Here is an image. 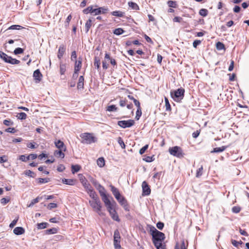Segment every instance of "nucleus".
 <instances>
[{
    "mask_svg": "<svg viewBox=\"0 0 249 249\" xmlns=\"http://www.w3.org/2000/svg\"><path fill=\"white\" fill-rule=\"evenodd\" d=\"M62 182L65 184L73 185L74 184L75 180L73 179L63 178L62 179Z\"/></svg>",
    "mask_w": 249,
    "mask_h": 249,
    "instance_id": "a878e982",
    "label": "nucleus"
},
{
    "mask_svg": "<svg viewBox=\"0 0 249 249\" xmlns=\"http://www.w3.org/2000/svg\"><path fill=\"white\" fill-rule=\"evenodd\" d=\"M89 203L94 211L97 212L100 215L103 214V213L101 212L102 206L101 203L99 199L89 200Z\"/></svg>",
    "mask_w": 249,
    "mask_h": 249,
    "instance_id": "20e7f679",
    "label": "nucleus"
},
{
    "mask_svg": "<svg viewBox=\"0 0 249 249\" xmlns=\"http://www.w3.org/2000/svg\"><path fill=\"white\" fill-rule=\"evenodd\" d=\"M57 207V204L56 203H50L48 205V209H50V210H51L53 208H56Z\"/></svg>",
    "mask_w": 249,
    "mask_h": 249,
    "instance_id": "0e129e2a",
    "label": "nucleus"
},
{
    "mask_svg": "<svg viewBox=\"0 0 249 249\" xmlns=\"http://www.w3.org/2000/svg\"><path fill=\"white\" fill-rule=\"evenodd\" d=\"M13 232L16 235H21L25 232V230L22 227H18L14 229Z\"/></svg>",
    "mask_w": 249,
    "mask_h": 249,
    "instance_id": "f3484780",
    "label": "nucleus"
},
{
    "mask_svg": "<svg viewBox=\"0 0 249 249\" xmlns=\"http://www.w3.org/2000/svg\"><path fill=\"white\" fill-rule=\"evenodd\" d=\"M142 195L148 196L151 193V190L145 181L142 183Z\"/></svg>",
    "mask_w": 249,
    "mask_h": 249,
    "instance_id": "f8f14e48",
    "label": "nucleus"
},
{
    "mask_svg": "<svg viewBox=\"0 0 249 249\" xmlns=\"http://www.w3.org/2000/svg\"><path fill=\"white\" fill-rule=\"evenodd\" d=\"M201 43V41L199 40H195L193 43V47L195 48L197 47Z\"/></svg>",
    "mask_w": 249,
    "mask_h": 249,
    "instance_id": "338daca9",
    "label": "nucleus"
},
{
    "mask_svg": "<svg viewBox=\"0 0 249 249\" xmlns=\"http://www.w3.org/2000/svg\"><path fill=\"white\" fill-rule=\"evenodd\" d=\"M142 114V112L141 107H138L137 111H136V115L135 119L137 120H138L140 119V117L141 116Z\"/></svg>",
    "mask_w": 249,
    "mask_h": 249,
    "instance_id": "4c0bfd02",
    "label": "nucleus"
},
{
    "mask_svg": "<svg viewBox=\"0 0 249 249\" xmlns=\"http://www.w3.org/2000/svg\"><path fill=\"white\" fill-rule=\"evenodd\" d=\"M92 24V20L89 18V19L85 24L86 32L88 33L90 28Z\"/></svg>",
    "mask_w": 249,
    "mask_h": 249,
    "instance_id": "cd10ccee",
    "label": "nucleus"
},
{
    "mask_svg": "<svg viewBox=\"0 0 249 249\" xmlns=\"http://www.w3.org/2000/svg\"><path fill=\"white\" fill-rule=\"evenodd\" d=\"M117 141L118 143L123 149H124L125 148V144L121 137H119L118 138Z\"/></svg>",
    "mask_w": 249,
    "mask_h": 249,
    "instance_id": "a19ab883",
    "label": "nucleus"
},
{
    "mask_svg": "<svg viewBox=\"0 0 249 249\" xmlns=\"http://www.w3.org/2000/svg\"><path fill=\"white\" fill-rule=\"evenodd\" d=\"M0 57L6 63H8L9 59L10 58V56L1 51H0Z\"/></svg>",
    "mask_w": 249,
    "mask_h": 249,
    "instance_id": "4be33fe9",
    "label": "nucleus"
},
{
    "mask_svg": "<svg viewBox=\"0 0 249 249\" xmlns=\"http://www.w3.org/2000/svg\"><path fill=\"white\" fill-rule=\"evenodd\" d=\"M227 146H222L220 147H216L213 148V150L211 151V153H220L224 151L226 148Z\"/></svg>",
    "mask_w": 249,
    "mask_h": 249,
    "instance_id": "393cba45",
    "label": "nucleus"
},
{
    "mask_svg": "<svg viewBox=\"0 0 249 249\" xmlns=\"http://www.w3.org/2000/svg\"><path fill=\"white\" fill-rule=\"evenodd\" d=\"M128 4L129 6L132 9L136 10L139 9V6L138 5V4L137 3H136L135 2H133L132 1L128 2Z\"/></svg>",
    "mask_w": 249,
    "mask_h": 249,
    "instance_id": "c85d7f7f",
    "label": "nucleus"
},
{
    "mask_svg": "<svg viewBox=\"0 0 249 249\" xmlns=\"http://www.w3.org/2000/svg\"><path fill=\"white\" fill-rule=\"evenodd\" d=\"M167 4L170 7L175 8L177 6L176 2L175 1L169 0L167 2Z\"/></svg>",
    "mask_w": 249,
    "mask_h": 249,
    "instance_id": "de8ad7c7",
    "label": "nucleus"
},
{
    "mask_svg": "<svg viewBox=\"0 0 249 249\" xmlns=\"http://www.w3.org/2000/svg\"><path fill=\"white\" fill-rule=\"evenodd\" d=\"M63 149H59V150H55L54 152V155L55 157L57 158H61L62 159L64 158L65 157V154L62 152Z\"/></svg>",
    "mask_w": 249,
    "mask_h": 249,
    "instance_id": "5701e85b",
    "label": "nucleus"
},
{
    "mask_svg": "<svg viewBox=\"0 0 249 249\" xmlns=\"http://www.w3.org/2000/svg\"><path fill=\"white\" fill-rule=\"evenodd\" d=\"M82 66V58L79 57L78 61L75 60L74 65V71H79Z\"/></svg>",
    "mask_w": 249,
    "mask_h": 249,
    "instance_id": "6ab92c4d",
    "label": "nucleus"
},
{
    "mask_svg": "<svg viewBox=\"0 0 249 249\" xmlns=\"http://www.w3.org/2000/svg\"><path fill=\"white\" fill-rule=\"evenodd\" d=\"M109 187L110 188L111 191L113 195H114V196H115L116 199H118L119 197H120L121 196V194H120L118 189L117 188H116V187H115L112 185H110Z\"/></svg>",
    "mask_w": 249,
    "mask_h": 249,
    "instance_id": "2eb2a0df",
    "label": "nucleus"
},
{
    "mask_svg": "<svg viewBox=\"0 0 249 249\" xmlns=\"http://www.w3.org/2000/svg\"><path fill=\"white\" fill-rule=\"evenodd\" d=\"M149 231L152 236V241L154 245L162 243L165 238V234L158 231L154 226H149Z\"/></svg>",
    "mask_w": 249,
    "mask_h": 249,
    "instance_id": "f257e3e1",
    "label": "nucleus"
},
{
    "mask_svg": "<svg viewBox=\"0 0 249 249\" xmlns=\"http://www.w3.org/2000/svg\"><path fill=\"white\" fill-rule=\"evenodd\" d=\"M95 188L99 191L100 196L106 193V190L105 188L103 186H102L100 184L98 185V186Z\"/></svg>",
    "mask_w": 249,
    "mask_h": 249,
    "instance_id": "bb28decb",
    "label": "nucleus"
},
{
    "mask_svg": "<svg viewBox=\"0 0 249 249\" xmlns=\"http://www.w3.org/2000/svg\"><path fill=\"white\" fill-rule=\"evenodd\" d=\"M118 198L119 199L117 200L121 205L124 204V203L127 202V200L125 199V198L124 197L122 196L121 195L120 196V197H119Z\"/></svg>",
    "mask_w": 249,
    "mask_h": 249,
    "instance_id": "58836bf2",
    "label": "nucleus"
},
{
    "mask_svg": "<svg viewBox=\"0 0 249 249\" xmlns=\"http://www.w3.org/2000/svg\"><path fill=\"white\" fill-rule=\"evenodd\" d=\"M157 249H165L164 247L162 245V243L158 244V245H154Z\"/></svg>",
    "mask_w": 249,
    "mask_h": 249,
    "instance_id": "774afa93",
    "label": "nucleus"
},
{
    "mask_svg": "<svg viewBox=\"0 0 249 249\" xmlns=\"http://www.w3.org/2000/svg\"><path fill=\"white\" fill-rule=\"evenodd\" d=\"M81 169V166L78 164L72 165L71 166V172L73 174L78 172Z\"/></svg>",
    "mask_w": 249,
    "mask_h": 249,
    "instance_id": "c756f323",
    "label": "nucleus"
},
{
    "mask_svg": "<svg viewBox=\"0 0 249 249\" xmlns=\"http://www.w3.org/2000/svg\"><path fill=\"white\" fill-rule=\"evenodd\" d=\"M79 180L80 182L82 183L83 186L84 187V188L87 190L88 189H89L91 186L90 184L88 182L87 179L82 174L79 175Z\"/></svg>",
    "mask_w": 249,
    "mask_h": 249,
    "instance_id": "9d476101",
    "label": "nucleus"
},
{
    "mask_svg": "<svg viewBox=\"0 0 249 249\" xmlns=\"http://www.w3.org/2000/svg\"><path fill=\"white\" fill-rule=\"evenodd\" d=\"M154 160V158H153V156L150 157V156H147L144 159H143V160L147 162H150L152 161H153Z\"/></svg>",
    "mask_w": 249,
    "mask_h": 249,
    "instance_id": "680f3d73",
    "label": "nucleus"
},
{
    "mask_svg": "<svg viewBox=\"0 0 249 249\" xmlns=\"http://www.w3.org/2000/svg\"><path fill=\"white\" fill-rule=\"evenodd\" d=\"M66 71V67L64 64H60V72L61 74H64Z\"/></svg>",
    "mask_w": 249,
    "mask_h": 249,
    "instance_id": "5fc2aeb1",
    "label": "nucleus"
},
{
    "mask_svg": "<svg viewBox=\"0 0 249 249\" xmlns=\"http://www.w3.org/2000/svg\"><path fill=\"white\" fill-rule=\"evenodd\" d=\"M65 50L66 48L64 45H61L59 46L57 54V57L59 59H61L62 57Z\"/></svg>",
    "mask_w": 249,
    "mask_h": 249,
    "instance_id": "dca6fc26",
    "label": "nucleus"
},
{
    "mask_svg": "<svg viewBox=\"0 0 249 249\" xmlns=\"http://www.w3.org/2000/svg\"><path fill=\"white\" fill-rule=\"evenodd\" d=\"M71 19V15H70L68 16V17L66 20V21L65 22V26L66 28L69 26V23Z\"/></svg>",
    "mask_w": 249,
    "mask_h": 249,
    "instance_id": "864d4df0",
    "label": "nucleus"
},
{
    "mask_svg": "<svg viewBox=\"0 0 249 249\" xmlns=\"http://www.w3.org/2000/svg\"><path fill=\"white\" fill-rule=\"evenodd\" d=\"M55 145L59 149H63L64 151H65L66 150V147L65 146L64 142L60 140L55 142Z\"/></svg>",
    "mask_w": 249,
    "mask_h": 249,
    "instance_id": "412c9836",
    "label": "nucleus"
},
{
    "mask_svg": "<svg viewBox=\"0 0 249 249\" xmlns=\"http://www.w3.org/2000/svg\"><path fill=\"white\" fill-rule=\"evenodd\" d=\"M97 7V5H95V6H89L87 8L84 9L83 10V13L85 14H88L89 13H90L92 15H93V14H94V13H93L94 8H93V7Z\"/></svg>",
    "mask_w": 249,
    "mask_h": 249,
    "instance_id": "a211bd4d",
    "label": "nucleus"
},
{
    "mask_svg": "<svg viewBox=\"0 0 249 249\" xmlns=\"http://www.w3.org/2000/svg\"><path fill=\"white\" fill-rule=\"evenodd\" d=\"M216 48L217 50H221L225 48V46L223 43L220 42H218L216 45Z\"/></svg>",
    "mask_w": 249,
    "mask_h": 249,
    "instance_id": "c03bdc74",
    "label": "nucleus"
},
{
    "mask_svg": "<svg viewBox=\"0 0 249 249\" xmlns=\"http://www.w3.org/2000/svg\"><path fill=\"white\" fill-rule=\"evenodd\" d=\"M23 27L18 25H12L8 28V30H20L22 29Z\"/></svg>",
    "mask_w": 249,
    "mask_h": 249,
    "instance_id": "37998d69",
    "label": "nucleus"
},
{
    "mask_svg": "<svg viewBox=\"0 0 249 249\" xmlns=\"http://www.w3.org/2000/svg\"><path fill=\"white\" fill-rule=\"evenodd\" d=\"M94 65L97 68V69H99L100 67V61L99 59H98L97 57L95 58L94 60Z\"/></svg>",
    "mask_w": 249,
    "mask_h": 249,
    "instance_id": "6e6d98bb",
    "label": "nucleus"
},
{
    "mask_svg": "<svg viewBox=\"0 0 249 249\" xmlns=\"http://www.w3.org/2000/svg\"><path fill=\"white\" fill-rule=\"evenodd\" d=\"M33 77H34L36 83H38L41 81L42 75L39 69L36 70L34 72Z\"/></svg>",
    "mask_w": 249,
    "mask_h": 249,
    "instance_id": "ddd939ff",
    "label": "nucleus"
},
{
    "mask_svg": "<svg viewBox=\"0 0 249 249\" xmlns=\"http://www.w3.org/2000/svg\"><path fill=\"white\" fill-rule=\"evenodd\" d=\"M109 11L107 7H100L98 8H94L93 16L99 15L100 14H106Z\"/></svg>",
    "mask_w": 249,
    "mask_h": 249,
    "instance_id": "6e6552de",
    "label": "nucleus"
},
{
    "mask_svg": "<svg viewBox=\"0 0 249 249\" xmlns=\"http://www.w3.org/2000/svg\"><path fill=\"white\" fill-rule=\"evenodd\" d=\"M23 49L21 48H17L14 51V53L16 55L18 54H21V53H23Z\"/></svg>",
    "mask_w": 249,
    "mask_h": 249,
    "instance_id": "3c124183",
    "label": "nucleus"
},
{
    "mask_svg": "<svg viewBox=\"0 0 249 249\" xmlns=\"http://www.w3.org/2000/svg\"><path fill=\"white\" fill-rule=\"evenodd\" d=\"M97 163L99 167H103L105 165L104 159L103 158H99L97 160Z\"/></svg>",
    "mask_w": 249,
    "mask_h": 249,
    "instance_id": "f704fd0d",
    "label": "nucleus"
},
{
    "mask_svg": "<svg viewBox=\"0 0 249 249\" xmlns=\"http://www.w3.org/2000/svg\"><path fill=\"white\" fill-rule=\"evenodd\" d=\"M170 154L178 158H182L183 157V153L181 148L179 146H174L169 149Z\"/></svg>",
    "mask_w": 249,
    "mask_h": 249,
    "instance_id": "39448f33",
    "label": "nucleus"
},
{
    "mask_svg": "<svg viewBox=\"0 0 249 249\" xmlns=\"http://www.w3.org/2000/svg\"><path fill=\"white\" fill-rule=\"evenodd\" d=\"M199 14L201 16L205 17L207 16L208 14V11L206 9L202 8L199 10Z\"/></svg>",
    "mask_w": 249,
    "mask_h": 249,
    "instance_id": "c9c22d12",
    "label": "nucleus"
},
{
    "mask_svg": "<svg viewBox=\"0 0 249 249\" xmlns=\"http://www.w3.org/2000/svg\"><path fill=\"white\" fill-rule=\"evenodd\" d=\"M124 32V31L123 29L117 28L114 30L113 33L116 35H122V34H123Z\"/></svg>",
    "mask_w": 249,
    "mask_h": 249,
    "instance_id": "ea45409f",
    "label": "nucleus"
},
{
    "mask_svg": "<svg viewBox=\"0 0 249 249\" xmlns=\"http://www.w3.org/2000/svg\"><path fill=\"white\" fill-rule=\"evenodd\" d=\"M82 139L81 142L84 144H91L95 142L96 138L92 134L89 133H84L80 135Z\"/></svg>",
    "mask_w": 249,
    "mask_h": 249,
    "instance_id": "7ed1b4c3",
    "label": "nucleus"
},
{
    "mask_svg": "<svg viewBox=\"0 0 249 249\" xmlns=\"http://www.w3.org/2000/svg\"><path fill=\"white\" fill-rule=\"evenodd\" d=\"M165 107L166 110L170 111L171 109V106L170 105L168 99L166 97H165Z\"/></svg>",
    "mask_w": 249,
    "mask_h": 249,
    "instance_id": "79ce46f5",
    "label": "nucleus"
},
{
    "mask_svg": "<svg viewBox=\"0 0 249 249\" xmlns=\"http://www.w3.org/2000/svg\"><path fill=\"white\" fill-rule=\"evenodd\" d=\"M101 196L102 197V200L104 202L105 205L107 208L108 207L110 208V207L113 206L114 204H115L114 201L113 203L111 202L106 193L101 195Z\"/></svg>",
    "mask_w": 249,
    "mask_h": 249,
    "instance_id": "9b49d317",
    "label": "nucleus"
},
{
    "mask_svg": "<svg viewBox=\"0 0 249 249\" xmlns=\"http://www.w3.org/2000/svg\"><path fill=\"white\" fill-rule=\"evenodd\" d=\"M135 122L133 120H128L127 121H119L118 122L117 124L120 127L125 128L126 127H130L134 125Z\"/></svg>",
    "mask_w": 249,
    "mask_h": 249,
    "instance_id": "423d86ee",
    "label": "nucleus"
},
{
    "mask_svg": "<svg viewBox=\"0 0 249 249\" xmlns=\"http://www.w3.org/2000/svg\"><path fill=\"white\" fill-rule=\"evenodd\" d=\"M39 201V198L38 197L32 200L30 204L28 206V207H31L33 206L35 204L38 202Z\"/></svg>",
    "mask_w": 249,
    "mask_h": 249,
    "instance_id": "09e8293b",
    "label": "nucleus"
},
{
    "mask_svg": "<svg viewBox=\"0 0 249 249\" xmlns=\"http://www.w3.org/2000/svg\"><path fill=\"white\" fill-rule=\"evenodd\" d=\"M148 148V145L146 144L145 145H144L143 147H142V148L140 149V150L139 151V153L141 155L143 154L145 152V151Z\"/></svg>",
    "mask_w": 249,
    "mask_h": 249,
    "instance_id": "603ef678",
    "label": "nucleus"
},
{
    "mask_svg": "<svg viewBox=\"0 0 249 249\" xmlns=\"http://www.w3.org/2000/svg\"><path fill=\"white\" fill-rule=\"evenodd\" d=\"M25 175H26L27 176L33 177V178L35 177V173L30 170H26L25 172Z\"/></svg>",
    "mask_w": 249,
    "mask_h": 249,
    "instance_id": "a18cd8bd",
    "label": "nucleus"
},
{
    "mask_svg": "<svg viewBox=\"0 0 249 249\" xmlns=\"http://www.w3.org/2000/svg\"><path fill=\"white\" fill-rule=\"evenodd\" d=\"M185 90L183 88H179L177 90H172L170 92L171 97L176 102H180L184 96Z\"/></svg>",
    "mask_w": 249,
    "mask_h": 249,
    "instance_id": "f03ea898",
    "label": "nucleus"
},
{
    "mask_svg": "<svg viewBox=\"0 0 249 249\" xmlns=\"http://www.w3.org/2000/svg\"><path fill=\"white\" fill-rule=\"evenodd\" d=\"M231 243L235 247H238L239 245L240 244H242V241H236V240H233L232 239L231 240Z\"/></svg>",
    "mask_w": 249,
    "mask_h": 249,
    "instance_id": "bf43d9fd",
    "label": "nucleus"
},
{
    "mask_svg": "<svg viewBox=\"0 0 249 249\" xmlns=\"http://www.w3.org/2000/svg\"><path fill=\"white\" fill-rule=\"evenodd\" d=\"M118 109V108L115 106V105H112L109 106L107 107V110L108 111H116Z\"/></svg>",
    "mask_w": 249,
    "mask_h": 249,
    "instance_id": "e433bc0d",
    "label": "nucleus"
},
{
    "mask_svg": "<svg viewBox=\"0 0 249 249\" xmlns=\"http://www.w3.org/2000/svg\"><path fill=\"white\" fill-rule=\"evenodd\" d=\"M120 235L119 231L116 230L114 233V245L116 249H120L121 248L120 243Z\"/></svg>",
    "mask_w": 249,
    "mask_h": 249,
    "instance_id": "0eeeda50",
    "label": "nucleus"
},
{
    "mask_svg": "<svg viewBox=\"0 0 249 249\" xmlns=\"http://www.w3.org/2000/svg\"><path fill=\"white\" fill-rule=\"evenodd\" d=\"M203 169V166H201V167L197 170L196 174V177L197 178H199L202 175Z\"/></svg>",
    "mask_w": 249,
    "mask_h": 249,
    "instance_id": "49530a36",
    "label": "nucleus"
},
{
    "mask_svg": "<svg viewBox=\"0 0 249 249\" xmlns=\"http://www.w3.org/2000/svg\"><path fill=\"white\" fill-rule=\"evenodd\" d=\"M17 117L20 120H25L27 118V115L24 112H20L17 114Z\"/></svg>",
    "mask_w": 249,
    "mask_h": 249,
    "instance_id": "72a5a7b5",
    "label": "nucleus"
},
{
    "mask_svg": "<svg viewBox=\"0 0 249 249\" xmlns=\"http://www.w3.org/2000/svg\"><path fill=\"white\" fill-rule=\"evenodd\" d=\"M49 225V224L47 222H42L37 224V228L38 229H44Z\"/></svg>",
    "mask_w": 249,
    "mask_h": 249,
    "instance_id": "7c9ffc66",
    "label": "nucleus"
},
{
    "mask_svg": "<svg viewBox=\"0 0 249 249\" xmlns=\"http://www.w3.org/2000/svg\"><path fill=\"white\" fill-rule=\"evenodd\" d=\"M18 219V217H17L16 219H14L12 221V222L10 223L9 227L11 228H13L17 224Z\"/></svg>",
    "mask_w": 249,
    "mask_h": 249,
    "instance_id": "052dcab7",
    "label": "nucleus"
},
{
    "mask_svg": "<svg viewBox=\"0 0 249 249\" xmlns=\"http://www.w3.org/2000/svg\"><path fill=\"white\" fill-rule=\"evenodd\" d=\"M8 63L12 65L19 64L20 63V61L10 56V58L9 59Z\"/></svg>",
    "mask_w": 249,
    "mask_h": 249,
    "instance_id": "473e14b6",
    "label": "nucleus"
},
{
    "mask_svg": "<svg viewBox=\"0 0 249 249\" xmlns=\"http://www.w3.org/2000/svg\"><path fill=\"white\" fill-rule=\"evenodd\" d=\"M57 231V229L55 228H53L52 229H48L45 231V233L46 234H51L56 233Z\"/></svg>",
    "mask_w": 249,
    "mask_h": 249,
    "instance_id": "2f4dec72",
    "label": "nucleus"
},
{
    "mask_svg": "<svg viewBox=\"0 0 249 249\" xmlns=\"http://www.w3.org/2000/svg\"><path fill=\"white\" fill-rule=\"evenodd\" d=\"M108 212L109 213V214L111 217V218L116 221H120V219L119 218V216L117 214V213L115 210L114 208V206H112L111 207H108L107 208Z\"/></svg>",
    "mask_w": 249,
    "mask_h": 249,
    "instance_id": "1a4fd4ad",
    "label": "nucleus"
},
{
    "mask_svg": "<svg viewBox=\"0 0 249 249\" xmlns=\"http://www.w3.org/2000/svg\"><path fill=\"white\" fill-rule=\"evenodd\" d=\"M241 211V208L238 206H234L232 208V212L234 213H237Z\"/></svg>",
    "mask_w": 249,
    "mask_h": 249,
    "instance_id": "4d7b16f0",
    "label": "nucleus"
},
{
    "mask_svg": "<svg viewBox=\"0 0 249 249\" xmlns=\"http://www.w3.org/2000/svg\"><path fill=\"white\" fill-rule=\"evenodd\" d=\"M84 85V78L83 76H80L79 78L77 83V89H83Z\"/></svg>",
    "mask_w": 249,
    "mask_h": 249,
    "instance_id": "aec40b11",
    "label": "nucleus"
},
{
    "mask_svg": "<svg viewBox=\"0 0 249 249\" xmlns=\"http://www.w3.org/2000/svg\"><path fill=\"white\" fill-rule=\"evenodd\" d=\"M3 124L6 126H10L13 124V122L10 120H4L3 121Z\"/></svg>",
    "mask_w": 249,
    "mask_h": 249,
    "instance_id": "13d9d810",
    "label": "nucleus"
},
{
    "mask_svg": "<svg viewBox=\"0 0 249 249\" xmlns=\"http://www.w3.org/2000/svg\"><path fill=\"white\" fill-rule=\"evenodd\" d=\"M19 160L22 161H27L29 160L28 156H26L25 155H21L19 157Z\"/></svg>",
    "mask_w": 249,
    "mask_h": 249,
    "instance_id": "e2e57ef3",
    "label": "nucleus"
},
{
    "mask_svg": "<svg viewBox=\"0 0 249 249\" xmlns=\"http://www.w3.org/2000/svg\"><path fill=\"white\" fill-rule=\"evenodd\" d=\"M157 227L160 230H162L164 227V223L161 222H159L157 223Z\"/></svg>",
    "mask_w": 249,
    "mask_h": 249,
    "instance_id": "69168bd1",
    "label": "nucleus"
},
{
    "mask_svg": "<svg viewBox=\"0 0 249 249\" xmlns=\"http://www.w3.org/2000/svg\"><path fill=\"white\" fill-rule=\"evenodd\" d=\"M111 14L117 17H123L124 16L125 13L120 11H115L111 13Z\"/></svg>",
    "mask_w": 249,
    "mask_h": 249,
    "instance_id": "b1692460",
    "label": "nucleus"
},
{
    "mask_svg": "<svg viewBox=\"0 0 249 249\" xmlns=\"http://www.w3.org/2000/svg\"><path fill=\"white\" fill-rule=\"evenodd\" d=\"M87 193L89 194V196L90 197L92 198L93 200H97L99 199L96 192L93 190L92 187H91L89 189H88L86 190Z\"/></svg>",
    "mask_w": 249,
    "mask_h": 249,
    "instance_id": "4468645a",
    "label": "nucleus"
},
{
    "mask_svg": "<svg viewBox=\"0 0 249 249\" xmlns=\"http://www.w3.org/2000/svg\"><path fill=\"white\" fill-rule=\"evenodd\" d=\"M38 183H45L48 182L50 181V178H38Z\"/></svg>",
    "mask_w": 249,
    "mask_h": 249,
    "instance_id": "8fccbe9b",
    "label": "nucleus"
}]
</instances>
